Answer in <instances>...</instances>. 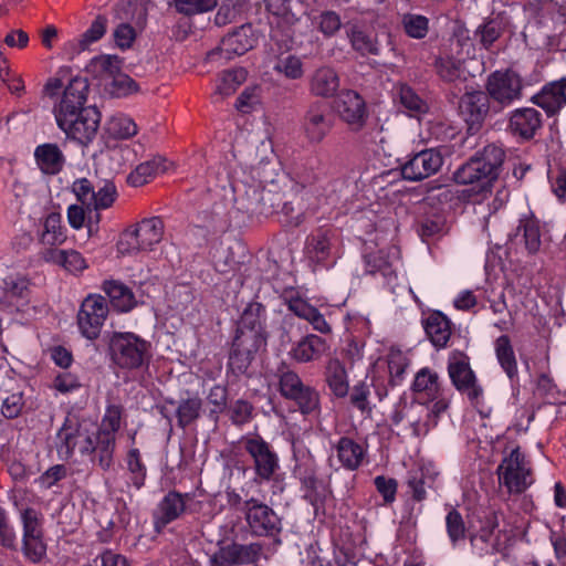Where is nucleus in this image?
Masks as SVG:
<instances>
[{
	"label": "nucleus",
	"mask_w": 566,
	"mask_h": 566,
	"mask_svg": "<svg viewBox=\"0 0 566 566\" xmlns=\"http://www.w3.org/2000/svg\"><path fill=\"white\" fill-rule=\"evenodd\" d=\"M505 151L496 144H486L453 172L458 185H471L475 193L491 192L493 182L499 178Z\"/></svg>",
	"instance_id": "1"
},
{
	"label": "nucleus",
	"mask_w": 566,
	"mask_h": 566,
	"mask_svg": "<svg viewBox=\"0 0 566 566\" xmlns=\"http://www.w3.org/2000/svg\"><path fill=\"white\" fill-rule=\"evenodd\" d=\"M108 352L112 363L124 370H138L149 365L151 344L132 332H114Z\"/></svg>",
	"instance_id": "2"
},
{
	"label": "nucleus",
	"mask_w": 566,
	"mask_h": 566,
	"mask_svg": "<svg viewBox=\"0 0 566 566\" xmlns=\"http://www.w3.org/2000/svg\"><path fill=\"white\" fill-rule=\"evenodd\" d=\"M496 475L500 486L505 488L510 495L524 493L533 483L532 469L520 447L514 448L503 458L496 468Z\"/></svg>",
	"instance_id": "3"
},
{
	"label": "nucleus",
	"mask_w": 566,
	"mask_h": 566,
	"mask_svg": "<svg viewBox=\"0 0 566 566\" xmlns=\"http://www.w3.org/2000/svg\"><path fill=\"white\" fill-rule=\"evenodd\" d=\"M241 444L252 460L254 480L260 483L272 481L280 470L279 455L273 447L258 433L242 437Z\"/></svg>",
	"instance_id": "4"
},
{
	"label": "nucleus",
	"mask_w": 566,
	"mask_h": 566,
	"mask_svg": "<svg viewBox=\"0 0 566 566\" xmlns=\"http://www.w3.org/2000/svg\"><path fill=\"white\" fill-rule=\"evenodd\" d=\"M243 518L249 533L254 537L275 538L283 530L279 514L256 497L247 499Z\"/></svg>",
	"instance_id": "5"
},
{
	"label": "nucleus",
	"mask_w": 566,
	"mask_h": 566,
	"mask_svg": "<svg viewBox=\"0 0 566 566\" xmlns=\"http://www.w3.org/2000/svg\"><path fill=\"white\" fill-rule=\"evenodd\" d=\"M91 424L75 416H67L56 433V450L61 459L69 460L75 450L85 455L91 450Z\"/></svg>",
	"instance_id": "6"
},
{
	"label": "nucleus",
	"mask_w": 566,
	"mask_h": 566,
	"mask_svg": "<svg viewBox=\"0 0 566 566\" xmlns=\"http://www.w3.org/2000/svg\"><path fill=\"white\" fill-rule=\"evenodd\" d=\"M447 369L454 388L465 395L471 403L478 405L482 399L483 388L470 366V357L461 350L451 352Z\"/></svg>",
	"instance_id": "7"
},
{
	"label": "nucleus",
	"mask_w": 566,
	"mask_h": 566,
	"mask_svg": "<svg viewBox=\"0 0 566 566\" xmlns=\"http://www.w3.org/2000/svg\"><path fill=\"white\" fill-rule=\"evenodd\" d=\"M193 494L181 493L176 490L168 491L153 510V527L157 534L175 521L182 518L186 514L192 513L191 502Z\"/></svg>",
	"instance_id": "8"
},
{
	"label": "nucleus",
	"mask_w": 566,
	"mask_h": 566,
	"mask_svg": "<svg viewBox=\"0 0 566 566\" xmlns=\"http://www.w3.org/2000/svg\"><path fill=\"white\" fill-rule=\"evenodd\" d=\"M266 342L255 337L251 333L245 335H237L232 340V345L228 357V373L239 378L241 376L250 377V367L259 352L265 350Z\"/></svg>",
	"instance_id": "9"
},
{
	"label": "nucleus",
	"mask_w": 566,
	"mask_h": 566,
	"mask_svg": "<svg viewBox=\"0 0 566 566\" xmlns=\"http://www.w3.org/2000/svg\"><path fill=\"white\" fill-rule=\"evenodd\" d=\"M108 303L98 294H90L82 302L76 322L83 337L95 340L99 337L108 315Z\"/></svg>",
	"instance_id": "10"
},
{
	"label": "nucleus",
	"mask_w": 566,
	"mask_h": 566,
	"mask_svg": "<svg viewBox=\"0 0 566 566\" xmlns=\"http://www.w3.org/2000/svg\"><path fill=\"white\" fill-rule=\"evenodd\" d=\"M258 42L251 23H244L224 35L216 49L207 54L209 61H216L217 57L232 60L235 56L245 54L253 49Z\"/></svg>",
	"instance_id": "11"
},
{
	"label": "nucleus",
	"mask_w": 566,
	"mask_h": 566,
	"mask_svg": "<svg viewBox=\"0 0 566 566\" xmlns=\"http://www.w3.org/2000/svg\"><path fill=\"white\" fill-rule=\"evenodd\" d=\"M88 91L90 84L85 77L76 76L69 82L59 105L54 107L57 125L67 126L70 116L86 108L84 104L86 103Z\"/></svg>",
	"instance_id": "12"
},
{
	"label": "nucleus",
	"mask_w": 566,
	"mask_h": 566,
	"mask_svg": "<svg viewBox=\"0 0 566 566\" xmlns=\"http://www.w3.org/2000/svg\"><path fill=\"white\" fill-rule=\"evenodd\" d=\"M459 109L467 124V137H473L481 130L489 113V95L482 91L465 92L460 98Z\"/></svg>",
	"instance_id": "13"
},
{
	"label": "nucleus",
	"mask_w": 566,
	"mask_h": 566,
	"mask_svg": "<svg viewBox=\"0 0 566 566\" xmlns=\"http://www.w3.org/2000/svg\"><path fill=\"white\" fill-rule=\"evenodd\" d=\"M486 91L489 99L492 98L501 105H509L520 98L522 78L512 70L495 71L488 77Z\"/></svg>",
	"instance_id": "14"
},
{
	"label": "nucleus",
	"mask_w": 566,
	"mask_h": 566,
	"mask_svg": "<svg viewBox=\"0 0 566 566\" xmlns=\"http://www.w3.org/2000/svg\"><path fill=\"white\" fill-rule=\"evenodd\" d=\"M263 544L254 542L250 544H239L232 542L221 545L212 557V563L217 566H238L255 564L262 554Z\"/></svg>",
	"instance_id": "15"
},
{
	"label": "nucleus",
	"mask_w": 566,
	"mask_h": 566,
	"mask_svg": "<svg viewBox=\"0 0 566 566\" xmlns=\"http://www.w3.org/2000/svg\"><path fill=\"white\" fill-rule=\"evenodd\" d=\"M101 113L95 106H87L70 116L66 125H57L73 142H91L98 129Z\"/></svg>",
	"instance_id": "16"
},
{
	"label": "nucleus",
	"mask_w": 566,
	"mask_h": 566,
	"mask_svg": "<svg viewBox=\"0 0 566 566\" xmlns=\"http://www.w3.org/2000/svg\"><path fill=\"white\" fill-rule=\"evenodd\" d=\"M337 241L336 229L321 227L307 237L305 244L306 254L316 263H327L336 258Z\"/></svg>",
	"instance_id": "17"
},
{
	"label": "nucleus",
	"mask_w": 566,
	"mask_h": 566,
	"mask_svg": "<svg viewBox=\"0 0 566 566\" xmlns=\"http://www.w3.org/2000/svg\"><path fill=\"white\" fill-rule=\"evenodd\" d=\"M442 163V155L437 149L421 150L401 167V175L406 180L419 181L437 172Z\"/></svg>",
	"instance_id": "18"
},
{
	"label": "nucleus",
	"mask_w": 566,
	"mask_h": 566,
	"mask_svg": "<svg viewBox=\"0 0 566 566\" xmlns=\"http://www.w3.org/2000/svg\"><path fill=\"white\" fill-rule=\"evenodd\" d=\"M541 227L532 218L521 219L513 234H510V244L515 249L523 248L527 254H536L542 245Z\"/></svg>",
	"instance_id": "19"
},
{
	"label": "nucleus",
	"mask_w": 566,
	"mask_h": 566,
	"mask_svg": "<svg viewBox=\"0 0 566 566\" xmlns=\"http://www.w3.org/2000/svg\"><path fill=\"white\" fill-rule=\"evenodd\" d=\"M532 102L543 108L548 116L557 114L566 105V77L545 84L532 97Z\"/></svg>",
	"instance_id": "20"
},
{
	"label": "nucleus",
	"mask_w": 566,
	"mask_h": 566,
	"mask_svg": "<svg viewBox=\"0 0 566 566\" xmlns=\"http://www.w3.org/2000/svg\"><path fill=\"white\" fill-rule=\"evenodd\" d=\"M283 301L289 311H291L295 316L307 321L315 331L321 334H329L332 332V327L326 322L324 315L300 295H285Z\"/></svg>",
	"instance_id": "21"
},
{
	"label": "nucleus",
	"mask_w": 566,
	"mask_h": 566,
	"mask_svg": "<svg viewBox=\"0 0 566 566\" xmlns=\"http://www.w3.org/2000/svg\"><path fill=\"white\" fill-rule=\"evenodd\" d=\"M294 474L302 484L305 500L314 506L324 501L327 490L323 482L318 480L315 465L312 462L297 464Z\"/></svg>",
	"instance_id": "22"
},
{
	"label": "nucleus",
	"mask_w": 566,
	"mask_h": 566,
	"mask_svg": "<svg viewBox=\"0 0 566 566\" xmlns=\"http://www.w3.org/2000/svg\"><path fill=\"white\" fill-rule=\"evenodd\" d=\"M265 307L259 302H252L244 308L238 324L237 335L251 333L268 343V333L264 327Z\"/></svg>",
	"instance_id": "23"
},
{
	"label": "nucleus",
	"mask_w": 566,
	"mask_h": 566,
	"mask_svg": "<svg viewBox=\"0 0 566 566\" xmlns=\"http://www.w3.org/2000/svg\"><path fill=\"white\" fill-rule=\"evenodd\" d=\"M40 258L59 266H62L70 273H81L87 268L83 255L76 250H61L56 248H44L40 252Z\"/></svg>",
	"instance_id": "24"
},
{
	"label": "nucleus",
	"mask_w": 566,
	"mask_h": 566,
	"mask_svg": "<svg viewBox=\"0 0 566 566\" xmlns=\"http://www.w3.org/2000/svg\"><path fill=\"white\" fill-rule=\"evenodd\" d=\"M424 332L431 344L437 348H446L451 337V322L441 312H431L423 321Z\"/></svg>",
	"instance_id": "25"
},
{
	"label": "nucleus",
	"mask_w": 566,
	"mask_h": 566,
	"mask_svg": "<svg viewBox=\"0 0 566 566\" xmlns=\"http://www.w3.org/2000/svg\"><path fill=\"white\" fill-rule=\"evenodd\" d=\"M336 109L342 119L353 125H361L366 115L364 99L358 93L350 90L338 95Z\"/></svg>",
	"instance_id": "26"
},
{
	"label": "nucleus",
	"mask_w": 566,
	"mask_h": 566,
	"mask_svg": "<svg viewBox=\"0 0 566 566\" xmlns=\"http://www.w3.org/2000/svg\"><path fill=\"white\" fill-rule=\"evenodd\" d=\"M541 113L532 107L518 108L510 118V128L514 135L524 139L533 138L542 126Z\"/></svg>",
	"instance_id": "27"
},
{
	"label": "nucleus",
	"mask_w": 566,
	"mask_h": 566,
	"mask_svg": "<svg viewBox=\"0 0 566 566\" xmlns=\"http://www.w3.org/2000/svg\"><path fill=\"white\" fill-rule=\"evenodd\" d=\"M39 169L45 175H57L62 171L65 157L56 144H40L34 150Z\"/></svg>",
	"instance_id": "28"
},
{
	"label": "nucleus",
	"mask_w": 566,
	"mask_h": 566,
	"mask_svg": "<svg viewBox=\"0 0 566 566\" xmlns=\"http://www.w3.org/2000/svg\"><path fill=\"white\" fill-rule=\"evenodd\" d=\"M327 349L328 346L324 338L310 334L297 342L290 354L297 363H308L319 359Z\"/></svg>",
	"instance_id": "29"
},
{
	"label": "nucleus",
	"mask_w": 566,
	"mask_h": 566,
	"mask_svg": "<svg viewBox=\"0 0 566 566\" xmlns=\"http://www.w3.org/2000/svg\"><path fill=\"white\" fill-rule=\"evenodd\" d=\"M339 88V77L329 66L318 67L310 77V91L315 96L332 97Z\"/></svg>",
	"instance_id": "30"
},
{
	"label": "nucleus",
	"mask_w": 566,
	"mask_h": 566,
	"mask_svg": "<svg viewBox=\"0 0 566 566\" xmlns=\"http://www.w3.org/2000/svg\"><path fill=\"white\" fill-rule=\"evenodd\" d=\"M102 289L117 312L127 313L137 305L133 291L120 281H104Z\"/></svg>",
	"instance_id": "31"
},
{
	"label": "nucleus",
	"mask_w": 566,
	"mask_h": 566,
	"mask_svg": "<svg viewBox=\"0 0 566 566\" xmlns=\"http://www.w3.org/2000/svg\"><path fill=\"white\" fill-rule=\"evenodd\" d=\"M337 458L342 465L350 471L357 470L364 460L365 450L352 438L342 437L336 444Z\"/></svg>",
	"instance_id": "32"
},
{
	"label": "nucleus",
	"mask_w": 566,
	"mask_h": 566,
	"mask_svg": "<svg viewBox=\"0 0 566 566\" xmlns=\"http://www.w3.org/2000/svg\"><path fill=\"white\" fill-rule=\"evenodd\" d=\"M411 389L434 400L442 395V381L437 371L423 367L416 374Z\"/></svg>",
	"instance_id": "33"
},
{
	"label": "nucleus",
	"mask_w": 566,
	"mask_h": 566,
	"mask_svg": "<svg viewBox=\"0 0 566 566\" xmlns=\"http://www.w3.org/2000/svg\"><path fill=\"white\" fill-rule=\"evenodd\" d=\"M135 235L142 242V248L151 250L154 245L163 240L164 222L159 217H151L142 220L135 228Z\"/></svg>",
	"instance_id": "34"
},
{
	"label": "nucleus",
	"mask_w": 566,
	"mask_h": 566,
	"mask_svg": "<svg viewBox=\"0 0 566 566\" xmlns=\"http://www.w3.org/2000/svg\"><path fill=\"white\" fill-rule=\"evenodd\" d=\"M287 400L293 401L304 416L319 413V392L310 385L303 384L300 386Z\"/></svg>",
	"instance_id": "35"
},
{
	"label": "nucleus",
	"mask_w": 566,
	"mask_h": 566,
	"mask_svg": "<svg viewBox=\"0 0 566 566\" xmlns=\"http://www.w3.org/2000/svg\"><path fill=\"white\" fill-rule=\"evenodd\" d=\"M120 67L122 60L117 55H99L91 60L86 71L105 84L120 71Z\"/></svg>",
	"instance_id": "36"
},
{
	"label": "nucleus",
	"mask_w": 566,
	"mask_h": 566,
	"mask_svg": "<svg viewBox=\"0 0 566 566\" xmlns=\"http://www.w3.org/2000/svg\"><path fill=\"white\" fill-rule=\"evenodd\" d=\"M326 382L337 398L348 395V380L345 366L338 359H331L325 373Z\"/></svg>",
	"instance_id": "37"
},
{
	"label": "nucleus",
	"mask_w": 566,
	"mask_h": 566,
	"mask_svg": "<svg viewBox=\"0 0 566 566\" xmlns=\"http://www.w3.org/2000/svg\"><path fill=\"white\" fill-rule=\"evenodd\" d=\"M96 443V449L88 455L93 463L97 464L103 471H107L114 462L116 438L108 432L99 431V440Z\"/></svg>",
	"instance_id": "38"
},
{
	"label": "nucleus",
	"mask_w": 566,
	"mask_h": 566,
	"mask_svg": "<svg viewBox=\"0 0 566 566\" xmlns=\"http://www.w3.org/2000/svg\"><path fill=\"white\" fill-rule=\"evenodd\" d=\"M106 24L107 19L104 15H97L90 28L78 39L70 41L66 48H70L72 53L85 51L90 44L98 41L105 34Z\"/></svg>",
	"instance_id": "39"
},
{
	"label": "nucleus",
	"mask_w": 566,
	"mask_h": 566,
	"mask_svg": "<svg viewBox=\"0 0 566 566\" xmlns=\"http://www.w3.org/2000/svg\"><path fill=\"white\" fill-rule=\"evenodd\" d=\"M497 361L511 380L517 378L515 353L507 335H502L494 343Z\"/></svg>",
	"instance_id": "40"
},
{
	"label": "nucleus",
	"mask_w": 566,
	"mask_h": 566,
	"mask_svg": "<svg viewBox=\"0 0 566 566\" xmlns=\"http://www.w3.org/2000/svg\"><path fill=\"white\" fill-rule=\"evenodd\" d=\"M66 234L61 226V214L51 212L46 216L43 223V231L40 235V242L45 248H54L64 243Z\"/></svg>",
	"instance_id": "41"
},
{
	"label": "nucleus",
	"mask_w": 566,
	"mask_h": 566,
	"mask_svg": "<svg viewBox=\"0 0 566 566\" xmlns=\"http://www.w3.org/2000/svg\"><path fill=\"white\" fill-rule=\"evenodd\" d=\"M405 34L415 40L424 39L430 30V20L426 15L406 12L400 17Z\"/></svg>",
	"instance_id": "42"
},
{
	"label": "nucleus",
	"mask_w": 566,
	"mask_h": 566,
	"mask_svg": "<svg viewBox=\"0 0 566 566\" xmlns=\"http://www.w3.org/2000/svg\"><path fill=\"white\" fill-rule=\"evenodd\" d=\"M348 36L353 49L363 56L380 54L381 48L376 36L356 27L352 28Z\"/></svg>",
	"instance_id": "43"
},
{
	"label": "nucleus",
	"mask_w": 566,
	"mask_h": 566,
	"mask_svg": "<svg viewBox=\"0 0 566 566\" xmlns=\"http://www.w3.org/2000/svg\"><path fill=\"white\" fill-rule=\"evenodd\" d=\"M104 132L111 139H128L137 133V125L129 117L113 116L106 122Z\"/></svg>",
	"instance_id": "44"
},
{
	"label": "nucleus",
	"mask_w": 566,
	"mask_h": 566,
	"mask_svg": "<svg viewBox=\"0 0 566 566\" xmlns=\"http://www.w3.org/2000/svg\"><path fill=\"white\" fill-rule=\"evenodd\" d=\"M202 399L198 396L181 399L176 410L178 426L182 429L193 423L201 413Z\"/></svg>",
	"instance_id": "45"
},
{
	"label": "nucleus",
	"mask_w": 566,
	"mask_h": 566,
	"mask_svg": "<svg viewBox=\"0 0 566 566\" xmlns=\"http://www.w3.org/2000/svg\"><path fill=\"white\" fill-rule=\"evenodd\" d=\"M426 412H428L427 403L410 401L406 422L412 429L415 437L426 436L430 431Z\"/></svg>",
	"instance_id": "46"
},
{
	"label": "nucleus",
	"mask_w": 566,
	"mask_h": 566,
	"mask_svg": "<svg viewBox=\"0 0 566 566\" xmlns=\"http://www.w3.org/2000/svg\"><path fill=\"white\" fill-rule=\"evenodd\" d=\"M218 0H171L169 7L185 17H193L213 10Z\"/></svg>",
	"instance_id": "47"
},
{
	"label": "nucleus",
	"mask_w": 566,
	"mask_h": 566,
	"mask_svg": "<svg viewBox=\"0 0 566 566\" xmlns=\"http://www.w3.org/2000/svg\"><path fill=\"white\" fill-rule=\"evenodd\" d=\"M244 69H234L223 72L212 97H224L233 94L237 87L245 81Z\"/></svg>",
	"instance_id": "48"
},
{
	"label": "nucleus",
	"mask_w": 566,
	"mask_h": 566,
	"mask_svg": "<svg viewBox=\"0 0 566 566\" xmlns=\"http://www.w3.org/2000/svg\"><path fill=\"white\" fill-rule=\"evenodd\" d=\"M436 67L439 76L447 82H455L458 80L465 81L462 62L458 59L447 56L436 60Z\"/></svg>",
	"instance_id": "49"
},
{
	"label": "nucleus",
	"mask_w": 566,
	"mask_h": 566,
	"mask_svg": "<svg viewBox=\"0 0 566 566\" xmlns=\"http://www.w3.org/2000/svg\"><path fill=\"white\" fill-rule=\"evenodd\" d=\"M165 170L166 166L164 165V160L146 161L138 165L136 169L128 175L127 181L133 187H140L145 185L151 176Z\"/></svg>",
	"instance_id": "50"
},
{
	"label": "nucleus",
	"mask_w": 566,
	"mask_h": 566,
	"mask_svg": "<svg viewBox=\"0 0 566 566\" xmlns=\"http://www.w3.org/2000/svg\"><path fill=\"white\" fill-rule=\"evenodd\" d=\"M276 377L279 392L285 399H289L304 384L298 374L286 366L277 368Z\"/></svg>",
	"instance_id": "51"
},
{
	"label": "nucleus",
	"mask_w": 566,
	"mask_h": 566,
	"mask_svg": "<svg viewBox=\"0 0 566 566\" xmlns=\"http://www.w3.org/2000/svg\"><path fill=\"white\" fill-rule=\"evenodd\" d=\"M105 91L115 97L125 96L138 88L137 83L127 74L118 71L108 82L104 84Z\"/></svg>",
	"instance_id": "52"
},
{
	"label": "nucleus",
	"mask_w": 566,
	"mask_h": 566,
	"mask_svg": "<svg viewBox=\"0 0 566 566\" xmlns=\"http://www.w3.org/2000/svg\"><path fill=\"white\" fill-rule=\"evenodd\" d=\"M503 21L500 18H492L485 21L475 31V36L479 38L480 43L489 49L502 34Z\"/></svg>",
	"instance_id": "53"
},
{
	"label": "nucleus",
	"mask_w": 566,
	"mask_h": 566,
	"mask_svg": "<svg viewBox=\"0 0 566 566\" xmlns=\"http://www.w3.org/2000/svg\"><path fill=\"white\" fill-rule=\"evenodd\" d=\"M273 69L290 80H298L304 75L303 62L292 54L280 56Z\"/></svg>",
	"instance_id": "54"
},
{
	"label": "nucleus",
	"mask_w": 566,
	"mask_h": 566,
	"mask_svg": "<svg viewBox=\"0 0 566 566\" xmlns=\"http://www.w3.org/2000/svg\"><path fill=\"white\" fill-rule=\"evenodd\" d=\"M127 469L130 473V480L136 489H140L146 480V467L142 462L138 449L129 450L127 454Z\"/></svg>",
	"instance_id": "55"
},
{
	"label": "nucleus",
	"mask_w": 566,
	"mask_h": 566,
	"mask_svg": "<svg viewBox=\"0 0 566 566\" xmlns=\"http://www.w3.org/2000/svg\"><path fill=\"white\" fill-rule=\"evenodd\" d=\"M448 536L453 545L465 537V524L459 511L452 509L446 517Z\"/></svg>",
	"instance_id": "56"
},
{
	"label": "nucleus",
	"mask_w": 566,
	"mask_h": 566,
	"mask_svg": "<svg viewBox=\"0 0 566 566\" xmlns=\"http://www.w3.org/2000/svg\"><path fill=\"white\" fill-rule=\"evenodd\" d=\"M408 367V359L400 350H391L388 355V369L390 382L396 386L402 379Z\"/></svg>",
	"instance_id": "57"
},
{
	"label": "nucleus",
	"mask_w": 566,
	"mask_h": 566,
	"mask_svg": "<svg viewBox=\"0 0 566 566\" xmlns=\"http://www.w3.org/2000/svg\"><path fill=\"white\" fill-rule=\"evenodd\" d=\"M253 406L250 401L238 399L229 407V417L233 424L242 426L248 423L253 417Z\"/></svg>",
	"instance_id": "58"
},
{
	"label": "nucleus",
	"mask_w": 566,
	"mask_h": 566,
	"mask_svg": "<svg viewBox=\"0 0 566 566\" xmlns=\"http://www.w3.org/2000/svg\"><path fill=\"white\" fill-rule=\"evenodd\" d=\"M123 415V407L120 405H109L106 408L105 415L102 419L99 431L108 432L116 438V432L120 428V419Z\"/></svg>",
	"instance_id": "59"
},
{
	"label": "nucleus",
	"mask_w": 566,
	"mask_h": 566,
	"mask_svg": "<svg viewBox=\"0 0 566 566\" xmlns=\"http://www.w3.org/2000/svg\"><path fill=\"white\" fill-rule=\"evenodd\" d=\"M493 534L486 531H476L470 535V542L473 548L479 551L481 556L493 555L499 552L497 541L491 542Z\"/></svg>",
	"instance_id": "60"
},
{
	"label": "nucleus",
	"mask_w": 566,
	"mask_h": 566,
	"mask_svg": "<svg viewBox=\"0 0 566 566\" xmlns=\"http://www.w3.org/2000/svg\"><path fill=\"white\" fill-rule=\"evenodd\" d=\"M116 187L113 182H105L97 191L91 201V208L97 210L109 208L116 198Z\"/></svg>",
	"instance_id": "61"
},
{
	"label": "nucleus",
	"mask_w": 566,
	"mask_h": 566,
	"mask_svg": "<svg viewBox=\"0 0 566 566\" xmlns=\"http://www.w3.org/2000/svg\"><path fill=\"white\" fill-rule=\"evenodd\" d=\"M370 389L365 382L355 385L350 392V403L357 408L361 413H371V406L369 403Z\"/></svg>",
	"instance_id": "62"
},
{
	"label": "nucleus",
	"mask_w": 566,
	"mask_h": 566,
	"mask_svg": "<svg viewBox=\"0 0 566 566\" xmlns=\"http://www.w3.org/2000/svg\"><path fill=\"white\" fill-rule=\"evenodd\" d=\"M23 554L31 563H41L46 557V545L42 537L23 541Z\"/></svg>",
	"instance_id": "63"
},
{
	"label": "nucleus",
	"mask_w": 566,
	"mask_h": 566,
	"mask_svg": "<svg viewBox=\"0 0 566 566\" xmlns=\"http://www.w3.org/2000/svg\"><path fill=\"white\" fill-rule=\"evenodd\" d=\"M366 272L371 275L380 273L384 277H390L394 274L391 264L381 252L366 256Z\"/></svg>",
	"instance_id": "64"
}]
</instances>
